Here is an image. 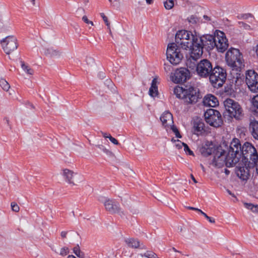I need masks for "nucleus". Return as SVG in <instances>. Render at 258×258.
<instances>
[{
    "label": "nucleus",
    "mask_w": 258,
    "mask_h": 258,
    "mask_svg": "<svg viewBox=\"0 0 258 258\" xmlns=\"http://www.w3.org/2000/svg\"><path fill=\"white\" fill-rule=\"evenodd\" d=\"M175 39V43L182 49H189L190 57L192 59H198L202 55V39L196 33L185 30H179L177 32Z\"/></svg>",
    "instance_id": "obj_1"
},
{
    "label": "nucleus",
    "mask_w": 258,
    "mask_h": 258,
    "mask_svg": "<svg viewBox=\"0 0 258 258\" xmlns=\"http://www.w3.org/2000/svg\"><path fill=\"white\" fill-rule=\"evenodd\" d=\"M181 47L175 42L168 44L166 49V57L169 62L174 66L179 64L183 58V53Z\"/></svg>",
    "instance_id": "obj_2"
},
{
    "label": "nucleus",
    "mask_w": 258,
    "mask_h": 258,
    "mask_svg": "<svg viewBox=\"0 0 258 258\" xmlns=\"http://www.w3.org/2000/svg\"><path fill=\"white\" fill-rule=\"evenodd\" d=\"M225 60L227 65L233 70L240 68L243 62L242 54L238 49L233 48L226 52Z\"/></svg>",
    "instance_id": "obj_3"
},
{
    "label": "nucleus",
    "mask_w": 258,
    "mask_h": 258,
    "mask_svg": "<svg viewBox=\"0 0 258 258\" xmlns=\"http://www.w3.org/2000/svg\"><path fill=\"white\" fill-rule=\"evenodd\" d=\"M240 152L245 159L248 160V157L249 158V164L255 167L258 174V152L254 147L251 143L246 142L243 145Z\"/></svg>",
    "instance_id": "obj_4"
},
{
    "label": "nucleus",
    "mask_w": 258,
    "mask_h": 258,
    "mask_svg": "<svg viewBox=\"0 0 258 258\" xmlns=\"http://www.w3.org/2000/svg\"><path fill=\"white\" fill-rule=\"evenodd\" d=\"M241 148L239 140L234 138L231 142L228 151L227 152L230 156V158H228V163L230 165H235L239 162L241 156Z\"/></svg>",
    "instance_id": "obj_5"
},
{
    "label": "nucleus",
    "mask_w": 258,
    "mask_h": 258,
    "mask_svg": "<svg viewBox=\"0 0 258 258\" xmlns=\"http://www.w3.org/2000/svg\"><path fill=\"white\" fill-rule=\"evenodd\" d=\"M160 120L162 125L168 133L174 134L177 138H181L178 129L174 125L172 115L170 112L168 111L163 112L160 116Z\"/></svg>",
    "instance_id": "obj_6"
},
{
    "label": "nucleus",
    "mask_w": 258,
    "mask_h": 258,
    "mask_svg": "<svg viewBox=\"0 0 258 258\" xmlns=\"http://www.w3.org/2000/svg\"><path fill=\"white\" fill-rule=\"evenodd\" d=\"M209 76L212 86L215 88H219L221 87L225 82L226 73L223 69L216 67L212 69Z\"/></svg>",
    "instance_id": "obj_7"
},
{
    "label": "nucleus",
    "mask_w": 258,
    "mask_h": 258,
    "mask_svg": "<svg viewBox=\"0 0 258 258\" xmlns=\"http://www.w3.org/2000/svg\"><path fill=\"white\" fill-rule=\"evenodd\" d=\"M223 103L225 110L230 117L239 119L242 117V109L237 102L228 98Z\"/></svg>",
    "instance_id": "obj_8"
},
{
    "label": "nucleus",
    "mask_w": 258,
    "mask_h": 258,
    "mask_svg": "<svg viewBox=\"0 0 258 258\" xmlns=\"http://www.w3.org/2000/svg\"><path fill=\"white\" fill-rule=\"evenodd\" d=\"M214 157L212 160V164L216 167H221L225 164L227 167H231L234 165H230L228 162V159L230 158L229 155L221 147L217 148L216 152L214 153Z\"/></svg>",
    "instance_id": "obj_9"
},
{
    "label": "nucleus",
    "mask_w": 258,
    "mask_h": 258,
    "mask_svg": "<svg viewBox=\"0 0 258 258\" xmlns=\"http://www.w3.org/2000/svg\"><path fill=\"white\" fill-rule=\"evenodd\" d=\"M206 121L211 126L215 127L220 126L223 123L221 115L219 111L209 109L205 113Z\"/></svg>",
    "instance_id": "obj_10"
},
{
    "label": "nucleus",
    "mask_w": 258,
    "mask_h": 258,
    "mask_svg": "<svg viewBox=\"0 0 258 258\" xmlns=\"http://www.w3.org/2000/svg\"><path fill=\"white\" fill-rule=\"evenodd\" d=\"M61 174L66 181L70 184L77 185L84 181L82 175L69 169H62Z\"/></svg>",
    "instance_id": "obj_11"
},
{
    "label": "nucleus",
    "mask_w": 258,
    "mask_h": 258,
    "mask_svg": "<svg viewBox=\"0 0 258 258\" xmlns=\"http://www.w3.org/2000/svg\"><path fill=\"white\" fill-rule=\"evenodd\" d=\"M190 78V73L189 70L185 68L176 69L170 76V80L175 84L184 82Z\"/></svg>",
    "instance_id": "obj_12"
},
{
    "label": "nucleus",
    "mask_w": 258,
    "mask_h": 258,
    "mask_svg": "<svg viewBox=\"0 0 258 258\" xmlns=\"http://www.w3.org/2000/svg\"><path fill=\"white\" fill-rule=\"evenodd\" d=\"M213 66L207 59L200 60L197 64L195 72L198 76L202 78H207L211 73Z\"/></svg>",
    "instance_id": "obj_13"
},
{
    "label": "nucleus",
    "mask_w": 258,
    "mask_h": 258,
    "mask_svg": "<svg viewBox=\"0 0 258 258\" xmlns=\"http://www.w3.org/2000/svg\"><path fill=\"white\" fill-rule=\"evenodd\" d=\"M245 83L249 90L252 93H258V74L253 70H248L245 73Z\"/></svg>",
    "instance_id": "obj_14"
},
{
    "label": "nucleus",
    "mask_w": 258,
    "mask_h": 258,
    "mask_svg": "<svg viewBox=\"0 0 258 258\" xmlns=\"http://www.w3.org/2000/svg\"><path fill=\"white\" fill-rule=\"evenodd\" d=\"M183 101L187 104H195L200 98L199 90L192 86H186L185 87Z\"/></svg>",
    "instance_id": "obj_15"
},
{
    "label": "nucleus",
    "mask_w": 258,
    "mask_h": 258,
    "mask_svg": "<svg viewBox=\"0 0 258 258\" xmlns=\"http://www.w3.org/2000/svg\"><path fill=\"white\" fill-rule=\"evenodd\" d=\"M2 46L7 54H10L17 48L16 38L13 36H8L1 41Z\"/></svg>",
    "instance_id": "obj_16"
},
{
    "label": "nucleus",
    "mask_w": 258,
    "mask_h": 258,
    "mask_svg": "<svg viewBox=\"0 0 258 258\" xmlns=\"http://www.w3.org/2000/svg\"><path fill=\"white\" fill-rule=\"evenodd\" d=\"M215 36V47L219 52L224 51L228 47V41L225 34L220 30L214 32Z\"/></svg>",
    "instance_id": "obj_17"
},
{
    "label": "nucleus",
    "mask_w": 258,
    "mask_h": 258,
    "mask_svg": "<svg viewBox=\"0 0 258 258\" xmlns=\"http://www.w3.org/2000/svg\"><path fill=\"white\" fill-rule=\"evenodd\" d=\"M101 201L103 204L105 209L109 212L116 213L119 212V204L115 201L109 199H104Z\"/></svg>",
    "instance_id": "obj_18"
},
{
    "label": "nucleus",
    "mask_w": 258,
    "mask_h": 258,
    "mask_svg": "<svg viewBox=\"0 0 258 258\" xmlns=\"http://www.w3.org/2000/svg\"><path fill=\"white\" fill-rule=\"evenodd\" d=\"M218 147L212 142L206 141L200 149V152L203 156H207L214 153Z\"/></svg>",
    "instance_id": "obj_19"
},
{
    "label": "nucleus",
    "mask_w": 258,
    "mask_h": 258,
    "mask_svg": "<svg viewBox=\"0 0 258 258\" xmlns=\"http://www.w3.org/2000/svg\"><path fill=\"white\" fill-rule=\"evenodd\" d=\"M11 29L9 18L4 14L0 13V33L8 32Z\"/></svg>",
    "instance_id": "obj_20"
},
{
    "label": "nucleus",
    "mask_w": 258,
    "mask_h": 258,
    "mask_svg": "<svg viewBox=\"0 0 258 258\" xmlns=\"http://www.w3.org/2000/svg\"><path fill=\"white\" fill-rule=\"evenodd\" d=\"M202 39V50L203 51V46H207V48L209 50L213 49L215 47V36L211 35L206 34L200 37Z\"/></svg>",
    "instance_id": "obj_21"
},
{
    "label": "nucleus",
    "mask_w": 258,
    "mask_h": 258,
    "mask_svg": "<svg viewBox=\"0 0 258 258\" xmlns=\"http://www.w3.org/2000/svg\"><path fill=\"white\" fill-rule=\"evenodd\" d=\"M174 147L178 150H181L183 149L184 152L188 155H194L193 152L190 150L187 144L181 142L179 140H175L172 139L171 140Z\"/></svg>",
    "instance_id": "obj_22"
},
{
    "label": "nucleus",
    "mask_w": 258,
    "mask_h": 258,
    "mask_svg": "<svg viewBox=\"0 0 258 258\" xmlns=\"http://www.w3.org/2000/svg\"><path fill=\"white\" fill-rule=\"evenodd\" d=\"M205 106L215 107L219 105V101L217 98L212 94H207L203 99Z\"/></svg>",
    "instance_id": "obj_23"
},
{
    "label": "nucleus",
    "mask_w": 258,
    "mask_h": 258,
    "mask_svg": "<svg viewBox=\"0 0 258 258\" xmlns=\"http://www.w3.org/2000/svg\"><path fill=\"white\" fill-rule=\"evenodd\" d=\"M237 176L242 180H246L249 176V171L245 167H239L236 170Z\"/></svg>",
    "instance_id": "obj_24"
},
{
    "label": "nucleus",
    "mask_w": 258,
    "mask_h": 258,
    "mask_svg": "<svg viewBox=\"0 0 258 258\" xmlns=\"http://www.w3.org/2000/svg\"><path fill=\"white\" fill-rule=\"evenodd\" d=\"M158 83L159 82L157 78H155L153 79L151 87L149 90V95L153 98H155L158 95V90L157 86Z\"/></svg>",
    "instance_id": "obj_25"
},
{
    "label": "nucleus",
    "mask_w": 258,
    "mask_h": 258,
    "mask_svg": "<svg viewBox=\"0 0 258 258\" xmlns=\"http://www.w3.org/2000/svg\"><path fill=\"white\" fill-rule=\"evenodd\" d=\"M249 130L252 137L258 140V121H251L249 124Z\"/></svg>",
    "instance_id": "obj_26"
},
{
    "label": "nucleus",
    "mask_w": 258,
    "mask_h": 258,
    "mask_svg": "<svg viewBox=\"0 0 258 258\" xmlns=\"http://www.w3.org/2000/svg\"><path fill=\"white\" fill-rule=\"evenodd\" d=\"M193 132L197 135H202L204 132V124L201 121H197L194 123Z\"/></svg>",
    "instance_id": "obj_27"
},
{
    "label": "nucleus",
    "mask_w": 258,
    "mask_h": 258,
    "mask_svg": "<svg viewBox=\"0 0 258 258\" xmlns=\"http://www.w3.org/2000/svg\"><path fill=\"white\" fill-rule=\"evenodd\" d=\"M124 242L127 246L132 248H136L140 245L139 241L138 240L130 237L125 238L124 239Z\"/></svg>",
    "instance_id": "obj_28"
},
{
    "label": "nucleus",
    "mask_w": 258,
    "mask_h": 258,
    "mask_svg": "<svg viewBox=\"0 0 258 258\" xmlns=\"http://www.w3.org/2000/svg\"><path fill=\"white\" fill-rule=\"evenodd\" d=\"M173 92L176 97L182 99L184 101V97L185 96L184 93H185V88H183L182 87L179 86H176L174 88Z\"/></svg>",
    "instance_id": "obj_29"
},
{
    "label": "nucleus",
    "mask_w": 258,
    "mask_h": 258,
    "mask_svg": "<svg viewBox=\"0 0 258 258\" xmlns=\"http://www.w3.org/2000/svg\"><path fill=\"white\" fill-rule=\"evenodd\" d=\"M244 206L245 208L247 209L250 210L252 212L258 214V205H253L251 203H244Z\"/></svg>",
    "instance_id": "obj_30"
},
{
    "label": "nucleus",
    "mask_w": 258,
    "mask_h": 258,
    "mask_svg": "<svg viewBox=\"0 0 258 258\" xmlns=\"http://www.w3.org/2000/svg\"><path fill=\"white\" fill-rule=\"evenodd\" d=\"M21 68L22 70L29 76L33 75V70L28 65L26 64L24 62H21Z\"/></svg>",
    "instance_id": "obj_31"
},
{
    "label": "nucleus",
    "mask_w": 258,
    "mask_h": 258,
    "mask_svg": "<svg viewBox=\"0 0 258 258\" xmlns=\"http://www.w3.org/2000/svg\"><path fill=\"white\" fill-rule=\"evenodd\" d=\"M73 252L79 258H84L85 254L84 252L81 251L80 248L78 245L74 247L73 249Z\"/></svg>",
    "instance_id": "obj_32"
},
{
    "label": "nucleus",
    "mask_w": 258,
    "mask_h": 258,
    "mask_svg": "<svg viewBox=\"0 0 258 258\" xmlns=\"http://www.w3.org/2000/svg\"><path fill=\"white\" fill-rule=\"evenodd\" d=\"M0 86L5 91H8L10 88L9 84L4 79H0Z\"/></svg>",
    "instance_id": "obj_33"
},
{
    "label": "nucleus",
    "mask_w": 258,
    "mask_h": 258,
    "mask_svg": "<svg viewBox=\"0 0 258 258\" xmlns=\"http://www.w3.org/2000/svg\"><path fill=\"white\" fill-rule=\"evenodd\" d=\"M250 103L254 108L258 109V94L254 95L250 99Z\"/></svg>",
    "instance_id": "obj_34"
},
{
    "label": "nucleus",
    "mask_w": 258,
    "mask_h": 258,
    "mask_svg": "<svg viewBox=\"0 0 258 258\" xmlns=\"http://www.w3.org/2000/svg\"><path fill=\"white\" fill-rule=\"evenodd\" d=\"M163 5L165 9L170 10L175 5L174 1H164Z\"/></svg>",
    "instance_id": "obj_35"
},
{
    "label": "nucleus",
    "mask_w": 258,
    "mask_h": 258,
    "mask_svg": "<svg viewBox=\"0 0 258 258\" xmlns=\"http://www.w3.org/2000/svg\"><path fill=\"white\" fill-rule=\"evenodd\" d=\"M187 20L191 24H195L199 21L198 18L195 16H190L187 18Z\"/></svg>",
    "instance_id": "obj_36"
},
{
    "label": "nucleus",
    "mask_w": 258,
    "mask_h": 258,
    "mask_svg": "<svg viewBox=\"0 0 258 258\" xmlns=\"http://www.w3.org/2000/svg\"><path fill=\"white\" fill-rule=\"evenodd\" d=\"M69 253V249L67 247H63L60 249L59 254L61 256H65Z\"/></svg>",
    "instance_id": "obj_37"
},
{
    "label": "nucleus",
    "mask_w": 258,
    "mask_h": 258,
    "mask_svg": "<svg viewBox=\"0 0 258 258\" xmlns=\"http://www.w3.org/2000/svg\"><path fill=\"white\" fill-rule=\"evenodd\" d=\"M11 208H12V210L14 211V212H19V210H20V208L19 207V206L15 203H12L11 204Z\"/></svg>",
    "instance_id": "obj_38"
},
{
    "label": "nucleus",
    "mask_w": 258,
    "mask_h": 258,
    "mask_svg": "<svg viewBox=\"0 0 258 258\" xmlns=\"http://www.w3.org/2000/svg\"><path fill=\"white\" fill-rule=\"evenodd\" d=\"M100 16L102 17V18L103 19L104 22H105V23L106 24V25H107L108 28H109L110 27V23L108 21L107 17L105 16L104 13H101Z\"/></svg>",
    "instance_id": "obj_39"
},
{
    "label": "nucleus",
    "mask_w": 258,
    "mask_h": 258,
    "mask_svg": "<svg viewBox=\"0 0 258 258\" xmlns=\"http://www.w3.org/2000/svg\"><path fill=\"white\" fill-rule=\"evenodd\" d=\"M202 215H203L206 218L207 220H208L209 222L211 223H214L215 222V221L214 219L211 218L210 217L208 216L205 213H204V212H202V214H201Z\"/></svg>",
    "instance_id": "obj_40"
},
{
    "label": "nucleus",
    "mask_w": 258,
    "mask_h": 258,
    "mask_svg": "<svg viewBox=\"0 0 258 258\" xmlns=\"http://www.w3.org/2000/svg\"><path fill=\"white\" fill-rule=\"evenodd\" d=\"M83 21L86 24L90 25L91 26H93V23L92 21H90L86 16H84L82 18Z\"/></svg>",
    "instance_id": "obj_41"
},
{
    "label": "nucleus",
    "mask_w": 258,
    "mask_h": 258,
    "mask_svg": "<svg viewBox=\"0 0 258 258\" xmlns=\"http://www.w3.org/2000/svg\"><path fill=\"white\" fill-rule=\"evenodd\" d=\"M86 61L87 64L89 66H92L94 62V59L91 57H87Z\"/></svg>",
    "instance_id": "obj_42"
},
{
    "label": "nucleus",
    "mask_w": 258,
    "mask_h": 258,
    "mask_svg": "<svg viewBox=\"0 0 258 258\" xmlns=\"http://www.w3.org/2000/svg\"><path fill=\"white\" fill-rule=\"evenodd\" d=\"M238 24L239 27L243 28L244 29L248 30L250 29V26L242 22H240L238 23Z\"/></svg>",
    "instance_id": "obj_43"
},
{
    "label": "nucleus",
    "mask_w": 258,
    "mask_h": 258,
    "mask_svg": "<svg viewBox=\"0 0 258 258\" xmlns=\"http://www.w3.org/2000/svg\"><path fill=\"white\" fill-rule=\"evenodd\" d=\"M250 15L249 14H243L238 16V18L240 19H246L250 17Z\"/></svg>",
    "instance_id": "obj_44"
},
{
    "label": "nucleus",
    "mask_w": 258,
    "mask_h": 258,
    "mask_svg": "<svg viewBox=\"0 0 258 258\" xmlns=\"http://www.w3.org/2000/svg\"><path fill=\"white\" fill-rule=\"evenodd\" d=\"M187 208L188 209H190V210H195V211H197L199 213H200V214H202V212H203V211L201 210H200L198 208H195V207H187Z\"/></svg>",
    "instance_id": "obj_45"
},
{
    "label": "nucleus",
    "mask_w": 258,
    "mask_h": 258,
    "mask_svg": "<svg viewBox=\"0 0 258 258\" xmlns=\"http://www.w3.org/2000/svg\"><path fill=\"white\" fill-rule=\"evenodd\" d=\"M110 141L113 144L115 145H117L119 144V143L117 141V140L116 139H115L114 138L112 137V138H111V140H110Z\"/></svg>",
    "instance_id": "obj_46"
},
{
    "label": "nucleus",
    "mask_w": 258,
    "mask_h": 258,
    "mask_svg": "<svg viewBox=\"0 0 258 258\" xmlns=\"http://www.w3.org/2000/svg\"><path fill=\"white\" fill-rule=\"evenodd\" d=\"M203 18L204 19V22L210 21L211 20V18L207 15H204Z\"/></svg>",
    "instance_id": "obj_47"
},
{
    "label": "nucleus",
    "mask_w": 258,
    "mask_h": 258,
    "mask_svg": "<svg viewBox=\"0 0 258 258\" xmlns=\"http://www.w3.org/2000/svg\"><path fill=\"white\" fill-rule=\"evenodd\" d=\"M28 5L31 8H33L36 5L35 1H28Z\"/></svg>",
    "instance_id": "obj_48"
},
{
    "label": "nucleus",
    "mask_w": 258,
    "mask_h": 258,
    "mask_svg": "<svg viewBox=\"0 0 258 258\" xmlns=\"http://www.w3.org/2000/svg\"><path fill=\"white\" fill-rule=\"evenodd\" d=\"M102 135L104 138H107L108 137V136H109L110 134L106 133H102Z\"/></svg>",
    "instance_id": "obj_49"
},
{
    "label": "nucleus",
    "mask_w": 258,
    "mask_h": 258,
    "mask_svg": "<svg viewBox=\"0 0 258 258\" xmlns=\"http://www.w3.org/2000/svg\"><path fill=\"white\" fill-rule=\"evenodd\" d=\"M66 235H67V232H65V231L61 232V237H65L66 236Z\"/></svg>",
    "instance_id": "obj_50"
},
{
    "label": "nucleus",
    "mask_w": 258,
    "mask_h": 258,
    "mask_svg": "<svg viewBox=\"0 0 258 258\" xmlns=\"http://www.w3.org/2000/svg\"><path fill=\"white\" fill-rule=\"evenodd\" d=\"M191 177L192 180L194 181V182L195 183L197 182V180H196L195 178L194 177V176L192 175H191Z\"/></svg>",
    "instance_id": "obj_51"
},
{
    "label": "nucleus",
    "mask_w": 258,
    "mask_h": 258,
    "mask_svg": "<svg viewBox=\"0 0 258 258\" xmlns=\"http://www.w3.org/2000/svg\"><path fill=\"white\" fill-rule=\"evenodd\" d=\"M67 258H76V257L73 255H69Z\"/></svg>",
    "instance_id": "obj_52"
},
{
    "label": "nucleus",
    "mask_w": 258,
    "mask_h": 258,
    "mask_svg": "<svg viewBox=\"0 0 258 258\" xmlns=\"http://www.w3.org/2000/svg\"><path fill=\"white\" fill-rule=\"evenodd\" d=\"M172 250L174 251V252H179V251H178L177 250H176L174 247H172Z\"/></svg>",
    "instance_id": "obj_53"
},
{
    "label": "nucleus",
    "mask_w": 258,
    "mask_h": 258,
    "mask_svg": "<svg viewBox=\"0 0 258 258\" xmlns=\"http://www.w3.org/2000/svg\"><path fill=\"white\" fill-rule=\"evenodd\" d=\"M200 166H201V168H202V169L203 171H205V167H204V166H203L202 164H201V165H200Z\"/></svg>",
    "instance_id": "obj_54"
},
{
    "label": "nucleus",
    "mask_w": 258,
    "mask_h": 258,
    "mask_svg": "<svg viewBox=\"0 0 258 258\" xmlns=\"http://www.w3.org/2000/svg\"><path fill=\"white\" fill-rule=\"evenodd\" d=\"M152 2V1H146L147 4L148 5H150V4H151Z\"/></svg>",
    "instance_id": "obj_55"
},
{
    "label": "nucleus",
    "mask_w": 258,
    "mask_h": 258,
    "mask_svg": "<svg viewBox=\"0 0 258 258\" xmlns=\"http://www.w3.org/2000/svg\"><path fill=\"white\" fill-rule=\"evenodd\" d=\"M227 192L230 195H232L233 196H234V195L233 194H232V193L231 192V191L229 190H227Z\"/></svg>",
    "instance_id": "obj_56"
},
{
    "label": "nucleus",
    "mask_w": 258,
    "mask_h": 258,
    "mask_svg": "<svg viewBox=\"0 0 258 258\" xmlns=\"http://www.w3.org/2000/svg\"><path fill=\"white\" fill-rule=\"evenodd\" d=\"M108 137H107V138L109 139V140H111V138H112V137L110 135V134L109 135V136H108Z\"/></svg>",
    "instance_id": "obj_57"
}]
</instances>
